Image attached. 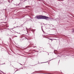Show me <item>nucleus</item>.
Masks as SVG:
<instances>
[{"label":"nucleus","instance_id":"1","mask_svg":"<svg viewBox=\"0 0 74 74\" xmlns=\"http://www.w3.org/2000/svg\"><path fill=\"white\" fill-rule=\"evenodd\" d=\"M48 18H48V17L43 16H40V19H48Z\"/></svg>","mask_w":74,"mask_h":74},{"label":"nucleus","instance_id":"2","mask_svg":"<svg viewBox=\"0 0 74 74\" xmlns=\"http://www.w3.org/2000/svg\"><path fill=\"white\" fill-rule=\"evenodd\" d=\"M36 18L38 19H40V16H36Z\"/></svg>","mask_w":74,"mask_h":74}]
</instances>
